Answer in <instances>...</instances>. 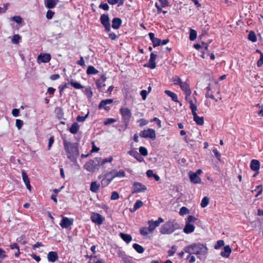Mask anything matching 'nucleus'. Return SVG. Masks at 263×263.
I'll use <instances>...</instances> for the list:
<instances>
[{
    "mask_svg": "<svg viewBox=\"0 0 263 263\" xmlns=\"http://www.w3.org/2000/svg\"><path fill=\"white\" fill-rule=\"evenodd\" d=\"M230 254V247L228 245L224 248V251L221 252V255L223 257H228Z\"/></svg>",
    "mask_w": 263,
    "mask_h": 263,
    "instance_id": "obj_32",
    "label": "nucleus"
},
{
    "mask_svg": "<svg viewBox=\"0 0 263 263\" xmlns=\"http://www.w3.org/2000/svg\"><path fill=\"white\" fill-rule=\"evenodd\" d=\"M70 85L76 89H82L84 87L79 83L74 82L73 80H71L70 81Z\"/></svg>",
    "mask_w": 263,
    "mask_h": 263,
    "instance_id": "obj_37",
    "label": "nucleus"
},
{
    "mask_svg": "<svg viewBox=\"0 0 263 263\" xmlns=\"http://www.w3.org/2000/svg\"><path fill=\"white\" fill-rule=\"evenodd\" d=\"M209 203V199L207 197H204L202 198L200 203L201 207H206Z\"/></svg>",
    "mask_w": 263,
    "mask_h": 263,
    "instance_id": "obj_40",
    "label": "nucleus"
},
{
    "mask_svg": "<svg viewBox=\"0 0 263 263\" xmlns=\"http://www.w3.org/2000/svg\"><path fill=\"white\" fill-rule=\"evenodd\" d=\"M88 116V112L85 116H78L77 118V120L80 122H84L86 120V119L87 118Z\"/></svg>",
    "mask_w": 263,
    "mask_h": 263,
    "instance_id": "obj_56",
    "label": "nucleus"
},
{
    "mask_svg": "<svg viewBox=\"0 0 263 263\" xmlns=\"http://www.w3.org/2000/svg\"><path fill=\"white\" fill-rule=\"evenodd\" d=\"M100 22L104 27L106 32H109L111 29V25L108 14H103L100 16Z\"/></svg>",
    "mask_w": 263,
    "mask_h": 263,
    "instance_id": "obj_7",
    "label": "nucleus"
},
{
    "mask_svg": "<svg viewBox=\"0 0 263 263\" xmlns=\"http://www.w3.org/2000/svg\"><path fill=\"white\" fill-rule=\"evenodd\" d=\"M177 249V247L175 245H173L171 247V249L169 250L167 252L168 256H173L175 252H176Z\"/></svg>",
    "mask_w": 263,
    "mask_h": 263,
    "instance_id": "obj_44",
    "label": "nucleus"
},
{
    "mask_svg": "<svg viewBox=\"0 0 263 263\" xmlns=\"http://www.w3.org/2000/svg\"><path fill=\"white\" fill-rule=\"evenodd\" d=\"M184 251L190 254L204 255L208 253V248L202 243H195L184 247Z\"/></svg>",
    "mask_w": 263,
    "mask_h": 263,
    "instance_id": "obj_2",
    "label": "nucleus"
},
{
    "mask_svg": "<svg viewBox=\"0 0 263 263\" xmlns=\"http://www.w3.org/2000/svg\"><path fill=\"white\" fill-rule=\"evenodd\" d=\"M59 0H45V6L49 9H52L58 4Z\"/></svg>",
    "mask_w": 263,
    "mask_h": 263,
    "instance_id": "obj_20",
    "label": "nucleus"
},
{
    "mask_svg": "<svg viewBox=\"0 0 263 263\" xmlns=\"http://www.w3.org/2000/svg\"><path fill=\"white\" fill-rule=\"evenodd\" d=\"M96 85L97 88L100 92H105V84L104 83H103L100 80H97L96 82Z\"/></svg>",
    "mask_w": 263,
    "mask_h": 263,
    "instance_id": "obj_26",
    "label": "nucleus"
},
{
    "mask_svg": "<svg viewBox=\"0 0 263 263\" xmlns=\"http://www.w3.org/2000/svg\"><path fill=\"white\" fill-rule=\"evenodd\" d=\"M172 82L175 85H180L182 82L181 79L178 76H175L172 78Z\"/></svg>",
    "mask_w": 263,
    "mask_h": 263,
    "instance_id": "obj_42",
    "label": "nucleus"
},
{
    "mask_svg": "<svg viewBox=\"0 0 263 263\" xmlns=\"http://www.w3.org/2000/svg\"><path fill=\"white\" fill-rule=\"evenodd\" d=\"M122 24V20L119 17H115L112 20L111 27L114 29H118Z\"/></svg>",
    "mask_w": 263,
    "mask_h": 263,
    "instance_id": "obj_18",
    "label": "nucleus"
},
{
    "mask_svg": "<svg viewBox=\"0 0 263 263\" xmlns=\"http://www.w3.org/2000/svg\"><path fill=\"white\" fill-rule=\"evenodd\" d=\"M80 126L77 122H74L69 128V132L72 134H76L78 133Z\"/></svg>",
    "mask_w": 263,
    "mask_h": 263,
    "instance_id": "obj_27",
    "label": "nucleus"
},
{
    "mask_svg": "<svg viewBox=\"0 0 263 263\" xmlns=\"http://www.w3.org/2000/svg\"><path fill=\"white\" fill-rule=\"evenodd\" d=\"M143 203L142 201L140 200H137L135 203L134 204L133 208L130 209V211L131 212H135L138 209L141 208L143 205Z\"/></svg>",
    "mask_w": 263,
    "mask_h": 263,
    "instance_id": "obj_28",
    "label": "nucleus"
},
{
    "mask_svg": "<svg viewBox=\"0 0 263 263\" xmlns=\"http://www.w3.org/2000/svg\"><path fill=\"white\" fill-rule=\"evenodd\" d=\"M197 37V32L196 30L191 29L190 32L189 39L191 41H194Z\"/></svg>",
    "mask_w": 263,
    "mask_h": 263,
    "instance_id": "obj_39",
    "label": "nucleus"
},
{
    "mask_svg": "<svg viewBox=\"0 0 263 263\" xmlns=\"http://www.w3.org/2000/svg\"><path fill=\"white\" fill-rule=\"evenodd\" d=\"M58 253L55 252H49L47 255V258L49 261L54 262L58 259Z\"/></svg>",
    "mask_w": 263,
    "mask_h": 263,
    "instance_id": "obj_19",
    "label": "nucleus"
},
{
    "mask_svg": "<svg viewBox=\"0 0 263 263\" xmlns=\"http://www.w3.org/2000/svg\"><path fill=\"white\" fill-rule=\"evenodd\" d=\"M165 93L168 96L170 97L173 101L176 102H178L177 96L175 93H174L170 90H165Z\"/></svg>",
    "mask_w": 263,
    "mask_h": 263,
    "instance_id": "obj_29",
    "label": "nucleus"
},
{
    "mask_svg": "<svg viewBox=\"0 0 263 263\" xmlns=\"http://www.w3.org/2000/svg\"><path fill=\"white\" fill-rule=\"evenodd\" d=\"M195 230V226L191 223H186L185 226L183 229V232L186 234H190L194 232Z\"/></svg>",
    "mask_w": 263,
    "mask_h": 263,
    "instance_id": "obj_21",
    "label": "nucleus"
},
{
    "mask_svg": "<svg viewBox=\"0 0 263 263\" xmlns=\"http://www.w3.org/2000/svg\"><path fill=\"white\" fill-rule=\"evenodd\" d=\"M113 102V100L111 99L102 100L98 106L99 109L104 108L106 111L110 110V107L107 106V104H111Z\"/></svg>",
    "mask_w": 263,
    "mask_h": 263,
    "instance_id": "obj_14",
    "label": "nucleus"
},
{
    "mask_svg": "<svg viewBox=\"0 0 263 263\" xmlns=\"http://www.w3.org/2000/svg\"><path fill=\"white\" fill-rule=\"evenodd\" d=\"M120 113L122 117V122L124 124L125 128L126 129L132 117L131 110L126 107H121L120 109Z\"/></svg>",
    "mask_w": 263,
    "mask_h": 263,
    "instance_id": "obj_5",
    "label": "nucleus"
},
{
    "mask_svg": "<svg viewBox=\"0 0 263 263\" xmlns=\"http://www.w3.org/2000/svg\"><path fill=\"white\" fill-rule=\"evenodd\" d=\"M54 12L50 10H48L46 13V17L48 20L51 19L53 15H54Z\"/></svg>",
    "mask_w": 263,
    "mask_h": 263,
    "instance_id": "obj_53",
    "label": "nucleus"
},
{
    "mask_svg": "<svg viewBox=\"0 0 263 263\" xmlns=\"http://www.w3.org/2000/svg\"><path fill=\"white\" fill-rule=\"evenodd\" d=\"M248 38L250 41H252V42H255L257 41L255 33L253 31H251L249 32Z\"/></svg>",
    "mask_w": 263,
    "mask_h": 263,
    "instance_id": "obj_38",
    "label": "nucleus"
},
{
    "mask_svg": "<svg viewBox=\"0 0 263 263\" xmlns=\"http://www.w3.org/2000/svg\"><path fill=\"white\" fill-rule=\"evenodd\" d=\"M179 228V225L177 222L168 221L161 226L160 232L163 234H170Z\"/></svg>",
    "mask_w": 263,
    "mask_h": 263,
    "instance_id": "obj_3",
    "label": "nucleus"
},
{
    "mask_svg": "<svg viewBox=\"0 0 263 263\" xmlns=\"http://www.w3.org/2000/svg\"><path fill=\"white\" fill-rule=\"evenodd\" d=\"M23 125V121L20 119L16 120V126L18 129H20Z\"/></svg>",
    "mask_w": 263,
    "mask_h": 263,
    "instance_id": "obj_55",
    "label": "nucleus"
},
{
    "mask_svg": "<svg viewBox=\"0 0 263 263\" xmlns=\"http://www.w3.org/2000/svg\"><path fill=\"white\" fill-rule=\"evenodd\" d=\"M139 136L144 138H149L152 139H155L156 138V133L154 129L148 128L141 131Z\"/></svg>",
    "mask_w": 263,
    "mask_h": 263,
    "instance_id": "obj_9",
    "label": "nucleus"
},
{
    "mask_svg": "<svg viewBox=\"0 0 263 263\" xmlns=\"http://www.w3.org/2000/svg\"><path fill=\"white\" fill-rule=\"evenodd\" d=\"M190 179L191 182L194 184L200 183L201 182V178L193 173L190 175Z\"/></svg>",
    "mask_w": 263,
    "mask_h": 263,
    "instance_id": "obj_22",
    "label": "nucleus"
},
{
    "mask_svg": "<svg viewBox=\"0 0 263 263\" xmlns=\"http://www.w3.org/2000/svg\"><path fill=\"white\" fill-rule=\"evenodd\" d=\"M250 168L252 171L257 172V173H258V171L260 168L259 161L256 159H253L251 160L250 163Z\"/></svg>",
    "mask_w": 263,
    "mask_h": 263,
    "instance_id": "obj_16",
    "label": "nucleus"
},
{
    "mask_svg": "<svg viewBox=\"0 0 263 263\" xmlns=\"http://www.w3.org/2000/svg\"><path fill=\"white\" fill-rule=\"evenodd\" d=\"M99 161H100V158L95 157L93 159L87 161L84 164L83 167L90 173H94L100 168V164Z\"/></svg>",
    "mask_w": 263,
    "mask_h": 263,
    "instance_id": "obj_4",
    "label": "nucleus"
},
{
    "mask_svg": "<svg viewBox=\"0 0 263 263\" xmlns=\"http://www.w3.org/2000/svg\"><path fill=\"white\" fill-rule=\"evenodd\" d=\"M91 220L98 225H101L105 220V218L98 213L92 212L90 216Z\"/></svg>",
    "mask_w": 263,
    "mask_h": 263,
    "instance_id": "obj_10",
    "label": "nucleus"
},
{
    "mask_svg": "<svg viewBox=\"0 0 263 263\" xmlns=\"http://www.w3.org/2000/svg\"><path fill=\"white\" fill-rule=\"evenodd\" d=\"M263 64V54H260V57L259 60L257 62V65L258 67H260Z\"/></svg>",
    "mask_w": 263,
    "mask_h": 263,
    "instance_id": "obj_62",
    "label": "nucleus"
},
{
    "mask_svg": "<svg viewBox=\"0 0 263 263\" xmlns=\"http://www.w3.org/2000/svg\"><path fill=\"white\" fill-rule=\"evenodd\" d=\"M197 108H193L192 110V114L193 116V120L197 125H202L204 124V119L202 117H199L197 116L196 111Z\"/></svg>",
    "mask_w": 263,
    "mask_h": 263,
    "instance_id": "obj_12",
    "label": "nucleus"
},
{
    "mask_svg": "<svg viewBox=\"0 0 263 263\" xmlns=\"http://www.w3.org/2000/svg\"><path fill=\"white\" fill-rule=\"evenodd\" d=\"M139 152L140 154L143 156H146L148 155L147 149L143 146H140L139 147Z\"/></svg>",
    "mask_w": 263,
    "mask_h": 263,
    "instance_id": "obj_47",
    "label": "nucleus"
},
{
    "mask_svg": "<svg viewBox=\"0 0 263 263\" xmlns=\"http://www.w3.org/2000/svg\"><path fill=\"white\" fill-rule=\"evenodd\" d=\"M180 87L181 90L185 92V94H187L188 96H191V90L188 83L185 82H182L180 85Z\"/></svg>",
    "mask_w": 263,
    "mask_h": 263,
    "instance_id": "obj_15",
    "label": "nucleus"
},
{
    "mask_svg": "<svg viewBox=\"0 0 263 263\" xmlns=\"http://www.w3.org/2000/svg\"><path fill=\"white\" fill-rule=\"evenodd\" d=\"M197 219L194 216L189 215L186 220V223H191V222H194L196 221Z\"/></svg>",
    "mask_w": 263,
    "mask_h": 263,
    "instance_id": "obj_48",
    "label": "nucleus"
},
{
    "mask_svg": "<svg viewBox=\"0 0 263 263\" xmlns=\"http://www.w3.org/2000/svg\"><path fill=\"white\" fill-rule=\"evenodd\" d=\"M189 212L190 211L185 206H182L180 209L179 214L182 216L189 213Z\"/></svg>",
    "mask_w": 263,
    "mask_h": 263,
    "instance_id": "obj_45",
    "label": "nucleus"
},
{
    "mask_svg": "<svg viewBox=\"0 0 263 263\" xmlns=\"http://www.w3.org/2000/svg\"><path fill=\"white\" fill-rule=\"evenodd\" d=\"M99 72V71L96 69L93 66H89L86 70V73L88 75L96 74Z\"/></svg>",
    "mask_w": 263,
    "mask_h": 263,
    "instance_id": "obj_30",
    "label": "nucleus"
},
{
    "mask_svg": "<svg viewBox=\"0 0 263 263\" xmlns=\"http://www.w3.org/2000/svg\"><path fill=\"white\" fill-rule=\"evenodd\" d=\"M149 233H151L149 227H142L140 229V233L142 236H147Z\"/></svg>",
    "mask_w": 263,
    "mask_h": 263,
    "instance_id": "obj_35",
    "label": "nucleus"
},
{
    "mask_svg": "<svg viewBox=\"0 0 263 263\" xmlns=\"http://www.w3.org/2000/svg\"><path fill=\"white\" fill-rule=\"evenodd\" d=\"M22 175L23 180L25 184H27L30 183V180L28 177V175H27V173L24 171H22Z\"/></svg>",
    "mask_w": 263,
    "mask_h": 263,
    "instance_id": "obj_41",
    "label": "nucleus"
},
{
    "mask_svg": "<svg viewBox=\"0 0 263 263\" xmlns=\"http://www.w3.org/2000/svg\"><path fill=\"white\" fill-rule=\"evenodd\" d=\"M21 40V36L18 34H14L11 40V42L13 44H17Z\"/></svg>",
    "mask_w": 263,
    "mask_h": 263,
    "instance_id": "obj_46",
    "label": "nucleus"
},
{
    "mask_svg": "<svg viewBox=\"0 0 263 263\" xmlns=\"http://www.w3.org/2000/svg\"><path fill=\"white\" fill-rule=\"evenodd\" d=\"M148 92L146 90H142L140 92V95L142 97V98L143 100H145L147 97V95H148Z\"/></svg>",
    "mask_w": 263,
    "mask_h": 263,
    "instance_id": "obj_60",
    "label": "nucleus"
},
{
    "mask_svg": "<svg viewBox=\"0 0 263 263\" xmlns=\"http://www.w3.org/2000/svg\"><path fill=\"white\" fill-rule=\"evenodd\" d=\"M153 44V46L156 47L161 45V40L158 38H155L153 41H152Z\"/></svg>",
    "mask_w": 263,
    "mask_h": 263,
    "instance_id": "obj_52",
    "label": "nucleus"
},
{
    "mask_svg": "<svg viewBox=\"0 0 263 263\" xmlns=\"http://www.w3.org/2000/svg\"><path fill=\"white\" fill-rule=\"evenodd\" d=\"M99 8H101L105 11H108L109 10V6L106 3H105V4H101L100 5H99Z\"/></svg>",
    "mask_w": 263,
    "mask_h": 263,
    "instance_id": "obj_59",
    "label": "nucleus"
},
{
    "mask_svg": "<svg viewBox=\"0 0 263 263\" xmlns=\"http://www.w3.org/2000/svg\"><path fill=\"white\" fill-rule=\"evenodd\" d=\"M73 222V219H69L66 217H63L60 224L62 228L67 229L72 225Z\"/></svg>",
    "mask_w": 263,
    "mask_h": 263,
    "instance_id": "obj_13",
    "label": "nucleus"
},
{
    "mask_svg": "<svg viewBox=\"0 0 263 263\" xmlns=\"http://www.w3.org/2000/svg\"><path fill=\"white\" fill-rule=\"evenodd\" d=\"M117 177L122 178L125 176V172L123 170H120L119 171H117Z\"/></svg>",
    "mask_w": 263,
    "mask_h": 263,
    "instance_id": "obj_58",
    "label": "nucleus"
},
{
    "mask_svg": "<svg viewBox=\"0 0 263 263\" xmlns=\"http://www.w3.org/2000/svg\"><path fill=\"white\" fill-rule=\"evenodd\" d=\"M117 121V120L113 118H107L105 121L104 122V124L105 125H108L111 123H115Z\"/></svg>",
    "mask_w": 263,
    "mask_h": 263,
    "instance_id": "obj_49",
    "label": "nucleus"
},
{
    "mask_svg": "<svg viewBox=\"0 0 263 263\" xmlns=\"http://www.w3.org/2000/svg\"><path fill=\"white\" fill-rule=\"evenodd\" d=\"M164 220L161 217H159L158 220L156 221H154L153 220H148L147 223L148 224V227L150 230V232H153L155 229L159 226L161 223L163 222Z\"/></svg>",
    "mask_w": 263,
    "mask_h": 263,
    "instance_id": "obj_11",
    "label": "nucleus"
},
{
    "mask_svg": "<svg viewBox=\"0 0 263 263\" xmlns=\"http://www.w3.org/2000/svg\"><path fill=\"white\" fill-rule=\"evenodd\" d=\"M108 37L111 40H115L117 39V35L114 32L110 33L108 34Z\"/></svg>",
    "mask_w": 263,
    "mask_h": 263,
    "instance_id": "obj_64",
    "label": "nucleus"
},
{
    "mask_svg": "<svg viewBox=\"0 0 263 263\" xmlns=\"http://www.w3.org/2000/svg\"><path fill=\"white\" fill-rule=\"evenodd\" d=\"M147 190L145 185L139 182H135L132 187V193L136 194L138 193L144 192Z\"/></svg>",
    "mask_w": 263,
    "mask_h": 263,
    "instance_id": "obj_8",
    "label": "nucleus"
},
{
    "mask_svg": "<svg viewBox=\"0 0 263 263\" xmlns=\"http://www.w3.org/2000/svg\"><path fill=\"white\" fill-rule=\"evenodd\" d=\"M119 236L123 240L127 243H129L132 240V237L129 234L120 233Z\"/></svg>",
    "mask_w": 263,
    "mask_h": 263,
    "instance_id": "obj_25",
    "label": "nucleus"
},
{
    "mask_svg": "<svg viewBox=\"0 0 263 263\" xmlns=\"http://www.w3.org/2000/svg\"><path fill=\"white\" fill-rule=\"evenodd\" d=\"M144 67H149L151 69H155L156 67V62L151 60H149L148 62L144 65Z\"/></svg>",
    "mask_w": 263,
    "mask_h": 263,
    "instance_id": "obj_36",
    "label": "nucleus"
},
{
    "mask_svg": "<svg viewBox=\"0 0 263 263\" xmlns=\"http://www.w3.org/2000/svg\"><path fill=\"white\" fill-rule=\"evenodd\" d=\"M38 58L43 63H48L51 60V55L48 53H44L43 54H40Z\"/></svg>",
    "mask_w": 263,
    "mask_h": 263,
    "instance_id": "obj_23",
    "label": "nucleus"
},
{
    "mask_svg": "<svg viewBox=\"0 0 263 263\" xmlns=\"http://www.w3.org/2000/svg\"><path fill=\"white\" fill-rule=\"evenodd\" d=\"M12 20L17 23V24H21L22 23V18L20 16H15L12 18Z\"/></svg>",
    "mask_w": 263,
    "mask_h": 263,
    "instance_id": "obj_54",
    "label": "nucleus"
},
{
    "mask_svg": "<svg viewBox=\"0 0 263 263\" xmlns=\"http://www.w3.org/2000/svg\"><path fill=\"white\" fill-rule=\"evenodd\" d=\"M185 100L186 101H187L190 104V108L192 110V109L193 108H197V106L196 105H195L193 103V101L191 98V96H188L187 94H185Z\"/></svg>",
    "mask_w": 263,
    "mask_h": 263,
    "instance_id": "obj_33",
    "label": "nucleus"
},
{
    "mask_svg": "<svg viewBox=\"0 0 263 263\" xmlns=\"http://www.w3.org/2000/svg\"><path fill=\"white\" fill-rule=\"evenodd\" d=\"M84 92L88 99H90L92 98L93 93L91 90L90 87L86 88L85 89Z\"/></svg>",
    "mask_w": 263,
    "mask_h": 263,
    "instance_id": "obj_43",
    "label": "nucleus"
},
{
    "mask_svg": "<svg viewBox=\"0 0 263 263\" xmlns=\"http://www.w3.org/2000/svg\"><path fill=\"white\" fill-rule=\"evenodd\" d=\"M101 179V184L102 187L107 186L114 179L111 171H106L99 176Z\"/></svg>",
    "mask_w": 263,
    "mask_h": 263,
    "instance_id": "obj_6",
    "label": "nucleus"
},
{
    "mask_svg": "<svg viewBox=\"0 0 263 263\" xmlns=\"http://www.w3.org/2000/svg\"><path fill=\"white\" fill-rule=\"evenodd\" d=\"M54 136H52L50 137L48 142V149L49 150L51 147L53 143H54Z\"/></svg>",
    "mask_w": 263,
    "mask_h": 263,
    "instance_id": "obj_57",
    "label": "nucleus"
},
{
    "mask_svg": "<svg viewBox=\"0 0 263 263\" xmlns=\"http://www.w3.org/2000/svg\"><path fill=\"white\" fill-rule=\"evenodd\" d=\"M128 154L133 156L139 162L144 161V159L140 155L138 152L134 149H132L128 152Z\"/></svg>",
    "mask_w": 263,
    "mask_h": 263,
    "instance_id": "obj_17",
    "label": "nucleus"
},
{
    "mask_svg": "<svg viewBox=\"0 0 263 263\" xmlns=\"http://www.w3.org/2000/svg\"><path fill=\"white\" fill-rule=\"evenodd\" d=\"M119 198V194L116 191H114L112 192L110 199L111 200H117Z\"/></svg>",
    "mask_w": 263,
    "mask_h": 263,
    "instance_id": "obj_51",
    "label": "nucleus"
},
{
    "mask_svg": "<svg viewBox=\"0 0 263 263\" xmlns=\"http://www.w3.org/2000/svg\"><path fill=\"white\" fill-rule=\"evenodd\" d=\"M100 185L96 181H92L90 183V190L93 193H97L100 189Z\"/></svg>",
    "mask_w": 263,
    "mask_h": 263,
    "instance_id": "obj_24",
    "label": "nucleus"
},
{
    "mask_svg": "<svg viewBox=\"0 0 263 263\" xmlns=\"http://www.w3.org/2000/svg\"><path fill=\"white\" fill-rule=\"evenodd\" d=\"M63 145L67 158L72 162H76L80 155L79 144L64 139Z\"/></svg>",
    "mask_w": 263,
    "mask_h": 263,
    "instance_id": "obj_1",
    "label": "nucleus"
},
{
    "mask_svg": "<svg viewBox=\"0 0 263 263\" xmlns=\"http://www.w3.org/2000/svg\"><path fill=\"white\" fill-rule=\"evenodd\" d=\"M160 3L161 7H165L168 5V2L167 0H159Z\"/></svg>",
    "mask_w": 263,
    "mask_h": 263,
    "instance_id": "obj_61",
    "label": "nucleus"
},
{
    "mask_svg": "<svg viewBox=\"0 0 263 263\" xmlns=\"http://www.w3.org/2000/svg\"><path fill=\"white\" fill-rule=\"evenodd\" d=\"M133 247L139 253H142L144 251V248L138 243H134Z\"/></svg>",
    "mask_w": 263,
    "mask_h": 263,
    "instance_id": "obj_34",
    "label": "nucleus"
},
{
    "mask_svg": "<svg viewBox=\"0 0 263 263\" xmlns=\"http://www.w3.org/2000/svg\"><path fill=\"white\" fill-rule=\"evenodd\" d=\"M20 110L18 109L14 108L12 110V114L15 117H18L19 116Z\"/></svg>",
    "mask_w": 263,
    "mask_h": 263,
    "instance_id": "obj_63",
    "label": "nucleus"
},
{
    "mask_svg": "<svg viewBox=\"0 0 263 263\" xmlns=\"http://www.w3.org/2000/svg\"><path fill=\"white\" fill-rule=\"evenodd\" d=\"M99 158H100V161H99L100 166L103 165V164H104L105 163H107V162L111 163L113 160L112 156H110L108 158H106L105 159H102L101 157H99Z\"/></svg>",
    "mask_w": 263,
    "mask_h": 263,
    "instance_id": "obj_31",
    "label": "nucleus"
},
{
    "mask_svg": "<svg viewBox=\"0 0 263 263\" xmlns=\"http://www.w3.org/2000/svg\"><path fill=\"white\" fill-rule=\"evenodd\" d=\"M224 246V241L222 240H218L216 242V244L214 246L215 249H218L220 247Z\"/></svg>",
    "mask_w": 263,
    "mask_h": 263,
    "instance_id": "obj_50",
    "label": "nucleus"
}]
</instances>
